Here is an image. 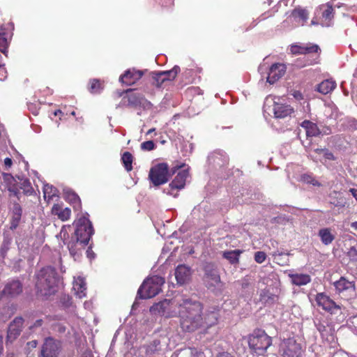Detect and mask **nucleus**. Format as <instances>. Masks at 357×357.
Listing matches in <instances>:
<instances>
[{"mask_svg":"<svg viewBox=\"0 0 357 357\" xmlns=\"http://www.w3.org/2000/svg\"><path fill=\"white\" fill-rule=\"evenodd\" d=\"M203 305L191 298H183L179 301L177 315L180 325L185 332L192 333L203 328Z\"/></svg>","mask_w":357,"mask_h":357,"instance_id":"obj_1","label":"nucleus"},{"mask_svg":"<svg viewBox=\"0 0 357 357\" xmlns=\"http://www.w3.org/2000/svg\"><path fill=\"white\" fill-rule=\"evenodd\" d=\"M74 225L76 227L75 232L66 243L70 255L76 259L82 255V251L89 244L94 230L91 222L84 216L79 218Z\"/></svg>","mask_w":357,"mask_h":357,"instance_id":"obj_2","label":"nucleus"},{"mask_svg":"<svg viewBox=\"0 0 357 357\" xmlns=\"http://www.w3.org/2000/svg\"><path fill=\"white\" fill-rule=\"evenodd\" d=\"M36 287L38 293L43 296H50L54 294L60 278L55 268L46 266L38 273Z\"/></svg>","mask_w":357,"mask_h":357,"instance_id":"obj_3","label":"nucleus"},{"mask_svg":"<svg viewBox=\"0 0 357 357\" xmlns=\"http://www.w3.org/2000/svg\"><path fill=\"white\" fill-rule=\"evenodd\" d=\"M165 278L153 275L145 280L137 291V299H147L158 295L162 291Z\"/></svg>","mask_w":357,"mask_h":357,"instance_id":"obj_4","label":"nucleus"},{"mask_svg":"<svg viewBox=\"0 0 357 357\" xmlns=\"http://www.w3.org/2000/svg\"><path fill=\"white\" fill-rule=\"evenodd\" d=\"M202 271L204 285L208 289L214 291L222 283L218 264L215 262L206 261L202 265Z\"/></svg>","mask_w":357,"mask_h":357,"instance_id":"obj_5","label":"nucleus"},{"mask_svg":"<svg viewBox=\"0 0 357 357\" xmlns=\"http://www.w3.org/2000/svg\"><path fill=\"white\" fill-rule=\"evenodd\" d=\"M271 344V337L261 329L255 330L249 336V347L258 355H264Z\"/></svg>","mask_w":357,"mask_h":357,"instance_id":"obj_6","label":"nucleus"},{"mask_svg":"<svg viewBox=\"0 0 357 357\" xmlns=\"http://www.w3.org/2000/svg\"><path fill=\"white\" fill-rule=\"evenodd\" d=\"M179 301L164 299L153 304L150 307V312L154 315L163 316L165 317H173L177 316Z\"/></svg>","mask_w":357,"mask_h":357,"instance_id":"obj_7","label":"nucleus"},{"mask_svg":"<svg viewBox=\"0 0 357 357\" xmlns=\"http://www.w3.org/2000/svg\"><path fill=\"white\" fill-rule=\"evenodd\" d=\"M149 178L154 186L166 183L169 180L168 165L165 162H161L153 166L149 171Z\"/></svg>","mask_w":357,"mask_h":357,"instance_id":"obj_8","label":"nucleus"},{"mask_svg":"<svg viewBox=\"0 0 357 357\" xmlns=\"http://www.w3.org/2000/svg\"><path fill=\"white\" fill-rule=\"evenodd\" d=\"M180 72V67L175 66L170 70L151 72L149 73L151 84L158 88L163 84L174 80Z\"/></svg>","mask_w":357,"mask_h":357,"instance_id":"obj_9","label":"nucleus"},{"mask_svg":"<svg viewBox=\"0 0 357 357\" xmlns=\"http://www.w3.org/2000/svg\"><path fill=\"white\" fill-rule=\"evenodd\" d=\"M23 292V284L21 280L14 278L8 280L0 292L1 299L11 300L17 298Z\"/></svg>","mask_w":357,"mask_h":357,"instance_id":"obj_10","label":"nucleus"},{"mask_svg":"<svg viewBox=\"0 0 357 357\" xmlns=\"http://www.w3.org/2000/svg\"><path fill=\"white\" fill-rule=\"evenodd\" d=\"M62 351V342L52 337L45 338L41 347L43 357H59Z\"/></svg>","mask_w":357,"mask_h":357,"instance_id":"obj_11","label":"nucleus"},{"mask_svg":"<svg viewBox=\"0 0 357 357\" xmlns=\"http://www.w3.org/2000/svg\"><path fill=\"white\" fill-rule=\"evenodd\" d=\"M316 303L319 307L331 314H342V305L336 303L324 293H319L316 296Z\"/></svg>","mask_w":357,"mask_h":357,"instance_id":"obj_12","label":"nucleus"},{"mask_svg":"<svg viewBox=\"0 0 357 357\" xmlns=\"http://www.w3.org/2000/svg\"><path fill=\"white\" fill-rule=\"evenodd\" d=\"M334 286L340 295L345 300H350L356 296V287L354 282L349 281L344 277L334 282Z\"/></svg>","mask_w":357,"mask_h":357,"instance_id":"obj_13","label":"nucleus"},{"mask_svg":"<svg viewBox=\"0 0 357 357\" xmlns=\"http://www.w3.org/2000/svg\"><path fill=\"white\" fill-rule=\"evenodd\" d=\"M188 176V171L183 169L178 172L177 175L169 183V186L164 188L163 192L176 197L177 194H174V190H181L185 187L186 178Z\"/></svg>","mask_w":357,"mask_h":357,"instance_id":"obj_14","label":"nucleus"},{"mask_svg":"<svg viewBox=\"0 0 357 357\" xmlns=\"http://www.w3.org/2000/svg\"><path fill=\"white\" fill-rule=\"evenodd\" d=\"M24 324L22 317H15L9 324L7 331L6 342H13L20 335Z\"/></svg>","mask_w":357,"mask_h":357,"instance_id":"obj_15","label":"nucleus"},{"mask_svg":"<svg viewBox=\"0 0 357 357\" xmlns=\"http://www.w3.org/2000/svg\"><path fill=\"white\" fill-rule=\"evenodd\" d=\"M302 347L294 338H288L283 342V357H301Z\"/></svg>","mask_w":357,"mask_h":357,"instance_id":"obj_16","label":"nucleus"},{"mask_svg":"<svg viewBox=\"0 0 357 357\" xmlns=\"http://www.w3.org/2000/svg\"><path fill=\"white\" fill-rule=\"evenodd\" d=\"M192 270L185 264H179L175 268L174 275L177 284L182 286L188 284L192 279Z\"/></svg>","mask_w":357,"mask_h":357,"instance_id":"obj_17","label":"nucleus"},{"mask_svg":"<svg viewBox=\"0 0 357 357\" xmlns=\"http://www.w3.org/2000/svg\"><path fill=\"white\" fill-rule=\"evenodd\" d=\"M128 98V105L131 107H142L144 109H149L152 107V104L146 100L145 97L139 93H133L123 97V99Z\"/></svg>","mask_w":357,"mask_h":357,"instance_id":"obj_18","label":"nucleus"},{"mask_svg":"<svg viewBox=\"0 0 357 357\" xmlns=\"http://www.w3.org/2000/svg\"><path fill=\"white\" fill-rule=\"evenodd\" d=\"M219 310L216 307H208L204 313H202L203 318V328H209L217 324L219 319Z\"/></svg>","mask_w":357,"mask_h":357,"instance_id":"obj_19","label":"nucleus"},{"mask_svg":"<svg viewBox=\"0 0 357 357\" xmlns=\"http://www.w3.org/2000/svg\"><path fill=\"white\" fill-rule=\"evenodd\" d=\"M12 207L10 208L11 212V220H10V229L11 230H15L18 227L22 215V208L20 204L13 201L12 202Z\"/></svg>","mask_w":357,"mask_h":357,"instance_id":"obj_20","label":"nucleus"},{"mask_svg":"<svg viewBox=\"0 0 357 357\" xmlns=\"http://www.w3.org/2000/svg\"><path fill=\"white\" fill-rule=\"evenodd\" d=\"M286 68L284 65L280 63H275L270 68L267 82L271 84H274L278 81L285 73Z\"/></svg>","mask_w":357,"mask_h":357,"instance_id":"obj_21","label":"nucleus"},{"mask_svg":"<svg viewBox=\"0 0 357 357\" xmlns=\"http://www.w3.org/2000/svg\"><path fill=\"white\" fill-rule=\"evenodd\" d=\"M143 74L144 72L141 70H135L134 69L128 70L120 77V82L130 86L135 84L137 80L139 79L142 77Z\"/></svg>","mask_w":357,"mask_h":357,"instance_id":"obj_22","label":"nucleus"},{"mask_svg":"<svg viewBox=\"0 0 357 357\" xmlns=\"http://www.w3.org/2000/svg\"><path fill=\"white\" fill-rule=\"evenodd\" d=\"M273 111L275 118L283 119L289 116L293 112V109L290 105L275 102Z\"/></svg>","mask_w":357,"mask_h":357,"instance_id":"obj_23","label":"nucleus"},{"mask_svg":"<svg viewBox=\"0 0 357 357\" xmlns=\"http://www.w3.org/2000/svg\"><path fill=\"white\" fill-rule=\"evenodd\" d=\"M301 126L305 130L307 137H317L322 133L317 125L310 121L305 120Z\"/></svg>","mask_w":357,"mask_h":357,"instance_id":"obj_24","label":"nucleus"},{"mask_svg":"<svg viewBox=\"0 0 357 357\" xmlns=\"http://www.w3.org/2000/svg\"><path fill=\"white\" fill-rule=\"evenodd\" d=\"M336 87L335 81L331 79H326L317 85V91L322 94H328L331 92Z\"/></svg>","mask_w":357,"mask_h":357,"instance_id":"obj_25","label":"nucleus"},{"mask_svg":"<svg viewBox=\"0 0 357 357\" xmlns=\"http://www.w3.org/2000/svg\"><path fill=\"white\" fill-rule=\"evenodd\" d=\"M292 284L296 286L305 285L311 280L310 276L307 274H290Z\"/></svg>","mask_w":357,"mask_h":357,"instance_id":"obj_26","label":"nucleus"},{"mask_svg":"<svg viewBox=\"0 0 357 357\" xmlns=\"http://www.w3.org/2000/svg\"><path fill=\"white\" fill-rule=\"evenodd\" d=\"M160 341L159 340H154L149 345L144 346L143 348L145 350L146 357H152L156 354L160 350Z\"/></svg>","mask_w":357,"mask_h":357,"instance_id":"obj_27","label":"nucleus"},{"mask_svg":"<svg viewBox=\"0 0 357 357\" xmlns=\"http://www.w3.org/2000/svg\"><path fill=\"white\" fill-rule=\"evenodd\" d=\"M3 178L8 192L13 191V190L19 187V182L12 174L3 173Z\"/></svg>","mask_w":357,"mask_h":357,"instance_id":"obj_28","label":"nucleus"},{"mask_svg":"<svg viewBox=\"0 0 357 357\" xmlns=\"http://www.w3.org/2000/svg\"><path fill=\"white\" fill-rule=\"evenodd\" d=\"M318 234L322 243L326 245L331 244L335 239V236L331 234L329 228L321 229Z\"/></svg>","mask_w":357,"mask_h":357,"instance_id":"obj_29","label":"nucleus"},{"mask_svg":"<svg viewBox=\"0 0 357 357\" xmlns=\"http://www.w3.org/2000/svg\"><path fill=\"white\" fill-rule=\"evenodd\" d=\"M242 252L239 250L226 251L222 254V257L227 259L231 264H238L239 261V256Z\"/></svg>","mask_w":357,"mask_h":357,"instance_id":"obj_30","label":"nucleus"},{"mask_svg":"<svg viewBox=\"0 0 357 357\" xmlns=\"http://www.w3.org/2000/svg\"><path fill=\"white\" fill-rule=\"evenodd\" d=\"M63 197L72 204L77 205L80 204L79 196L70 188H63Z\"/></svg>","mask_w":357,"mask_h":357,"instance_id":"obj_31","label":"nucleus"},{"mask_svg":"<svg viewBox=\"0 0 357 357\" xmlns=\"http://www.w3.org/2000/svg\"><path fill=\"white\" fill-rule=\"evenodd\" d=\"M275 295L271 294L268 289L261 290L259 294V301L262 303H272L274 302Z\"/></svg>","mask_w":357,"mask_h":357,"instance_id":"obj_32","label":"nucleus"},{"mask_svg":"<svg viewBox=\"0 0 357 357\" xmlns=\"http://www.w3.org/2000/svg\"><path fill=\"white\" fill-rule=\"evenodd\" d=\"M121 160L124 165L125 169L130 172L132 169V160H133V156L130 152H124L123 154L121 156Z\"/></svg>","mask_w":357,"mask_h":357,"instance_id":"obj_33","label":"nucleus"},{"mask_svg":"<svg viewBox=\"0 0 357 357\" xmlns=\"http://www.w3.org/2000/svg\"><path fill=\"white\" fill-rule=\"evenodd\" d=\"M195 349L192 348H185L174 352L171 357H195Z\"/></svg>","mask_w":357,"mask_h":357,"instance_id":"obj_34","label":"nucleus"},{"mask_svg":"<svg viewBox=\"0 0 357 357\" xmlns=\"http://www.w3.org/2000/svg\"><path fill=\"white\" fill-rule=\"evenodd\" d=\"M19 188L22 190V192L24 195L29 196L33 194L34 192L31 183L29 178H26L25 180H23V182L20 183V185H19Z\"/></svg>","mask_w":357,"mask_h":357,"instance_id":"obj_35","label":"nucleus"},{"mask_svg":"<svg viewBox=\"0 0 357 357\" xmlns=\"http://www.w3.org/2000/svg\"><path fill=\"white\" fill-rule=\"evenodd\" d=\"M8 45V42L6 38V33L4 29L0 26V51L5 54Z\"/></svg>","mask_w":357,"mask_h":357,"instance_id":"obj_36","label":"nucleus"},{"mask_svg":"<svg viewBox=\"0 0 357 357\" xmlns=\"http://www.w3.org/2000/svg\"><path fill=\"white\" fill-rule=\"evenodd\" d=\"M291 15L294 17H299L303 22H306L308 18V12L305 9L296 8L294 9Z\"/></svg>","mask_w":357,"mask_h":357,"instance_id":"obj_37","label":"nucleus"},{"mask_svg":"<svg viewBox=\"0 0 357 357\" xmlns=\"http://www.w3.org/2000/svg\"><path fill=\"white\" fill-rule=\"evenodd\" d=\"M43 192H44L45 197L47 194L50 197H53L57 196V194L59 192L56 188L54 187L53 185H50L49 184L45 185Z\"/></svg>","mask_w":357,"mask_h":357,"instance_id":"obj_38","label":"nucleus"},{"mask_svg":"<svg viewBox=\"0 0 357 357\" xmlns=\"http://www.w3.org/2000/svg\"><path fill=\"white\" fill-rule=\"evenodd\" d=\"M320 51V48L317 45L315 44H306L304 45V54L317 53Z\"/></svg>","mask_w":357,"mask_h":357,"instance_id":"obj_39","label":"nucleus"},{"mask_svg":"<svg viewBox=\"0 0 357 357\" xmlns=\"http://www.w3.org/2000/svg\"><path fill=\"white\" fill-rule=\"evenodd\" d=\"M301 180L305 183L312 184V185L314 186L321 185L320 183L318 181H317L314 177L309 174H303L301 177Z\"/></svg>","mask_w":357,"mask_h":357,"instance_id":"obj_40","label":"nucleus"},{"mask_svg":"<svg viewBox=\"0 0 357 357\" xmlns=\"http://www.w3.org/2000/svg\"><path fill=\"white\" fill-rule=\"evenodd\" d=\"M10 244V239H4L3 240V241L1 244V249H0V254L3 258H5L6 255L7 254V252L9 250Z\"/></svg>","mask_w":357,"mask_h":357,"instance_id":"obj_41","label":"nucleus"},{"mask_svg":"<svg viewBox=\"0 0 357 357\" xmlns=\"http://www.w3.org/2000/svg\"><path fill=\"white\" fill-rule=\"evenodd\" d=\"M333 8L327 5L326 8L322 13L323 18L326 20H331L333 17Z\"/></svg>","mask_w":357,"mask_h":357,"instance_id":"obj_42","label":"nucleus"},{"mask_svg":"<svg viewBox=\"0 0 357 357\" xmlns=\"http://www.w3.org/2000/svg\"><path fill=\"white\" fill-rule=\"evenodd\" d=\"M347 255L349 257L351 260L357 261V244L351 246L349 249Z\"/></svg>","mask_w":357,"mask_h":357,"instance_id":"obj_43","label":"nucleus"},{"mask_svg":"<svg viewBox=\"0 0 357 357\" xmlns=\"http://www.w3.org/2000/svg\"><path fill=\"white\" fill-rule=\"evenodd\" d=\"M155 147V144L152 140L146 141L141 144V149L144 151H152Z\"/></svg>","mask_w":357,"mask_h":357,"instance_id":"obj_44","label":"nucleus"},{"mask_svg":"<svg viewBox=\"0 0 357 357\" xmlns=\"http://www.w3.org/2000/svg\"><path fill=\"white\" fill-rule=\"evenodd\" d=\"M71 211L69 208H63L61 213L59 215V218L62 221H65L69 219L70 216Z\"/></svg>","mask_w":357,"mask_h":357,"instance_id":"obj_45","label":"nucleus"},{"mask_svg":"<svg viewBox=\"0 0 357 357\" xmlns=\"http://www.w3.org/2000/svg\"><path fill=\"white\" fill-rule=\"evenodd\" d=\"M101 89V84L100 83L99 80L98 79H93L91 84L90 91L92 93H98Z\"/></svg>","mask_w":357,"mask_h":357,"instance_id":"obj_46","label":"nucleus"},{"mask_svg":"<svg viewBox=\"0 0 357 357\" xmlns=\"http://www.w3.org/2000/svg\"><path fill=\"white\" fill-rule=\"evenodd\" d=\"M266 258V255L264 252L258 251L255 254V260L259 264L263 263Z\"/></svg>","mask_w":357,"mask_h":357,"instance_id":"obj_47","label":"nucleus"},{"mask_svg":"<svg viewBox=\"0 0 357 357\" xmlns=\"http://www.w3.org/2000/svg\"><path fill=\"white\" fill-rule=\"evenodd\" d=\"M303 146H304V147L305 149V151L307 152L310 151H314L317 153H319V154L322 153L323 154L324 150H325V148L324 149L313 148L312 146L311 142H308L307 144H303Z\"/></svg>","mask_w":357,"mask_h":357,"instance_id":"obj_48","label":"nucleus"},{"mask_svg":"<svg viewBox=\"0 0 357 357\" xmlns=\"http://www.w3.org/2000/svg\"><path fill=\"white\" fill-rule=\"evenodd\" d=\"M291 52L292 54H304V45H292L291 47Z\"/></svg>","mask_w":357,"mask_h":357,"instance_id":"obj_49","label":"nucleus"},{"mask_svg":"<svg viewBox=\"0 0 357 357\" xmlns=\"http://www.w3.org/2000/svg\"><path fill=\"white\" fill-rule=\"evenodd\" d=\"M20 188H17L16 189L13 190V191L9 192V197H11L12 196L15 197L17 199V202L21 201L22 197V193L20 192Z\"/></svg>","mask_w":357,"mask_h":357,"instance_id":"obj_50","label":"nucleus"},{"mask_svg":"<svg viewBox=\"0 0 357 357\" xmlns=\"http://www.w3.org/2000/svg\"><path fill=\"white\" fill-rule=\"evenodd\" d=\"M331 204H333L335 206L342 208L345 206L346 202L343 199L340 198L331 202Z\"/></svg>","mask_w":357,"mask_h":357,"instance_id":"obj_51","label":"nucleus"},{"mask_svg":"<svg viewBox=\"0 0 357 357\" xmlns=\"http://www.w3.org/2000/svg\"><path fill=\"white\" fill-rule=\"evenodd\" d=\"M323 155H324V158L327 160H335L334 155L328 149L325 148V150H324Z\"/></svg>","mask_w":357,"mask_h":357,"instance_id":"obj_52","label":"nucleus"},{"mask_svg":"<svg viewBox=\"0 0 357 357\" xmlns=\"http://www.w3.org/2000/svg\"><path fill=\"white\" fill-rule=\"evenodd\" d=\"M63 208L59 204H54L52 207V213L56 215L59 217V215L61 213Z\"/></svg>","mask_w":357,"mask_h":357,"instance_id":"obj_53","label":"nucleus"},{"mask_svg":"<svg viewBox=\"0 0 357 357\" xmlns=\"http://www.w3.org/2000/svg\"><path fill=\"white\" fill-rule=\"evenodd\" d=\"M43 324V320L40 319H38L36 320L34 324L30 326V329H33L34 328H38V327H40Z\"/></svg>","mask_w":357,"mask_h":357,"instance_id":"obj_54","label":"nucleus"},{"mask_svg":"<svg viewBox=\"0 0 357 357\" xmlns=\"http://www.w3.org/2000/svg\"><path fill=\"white\" fill-rule=\"evenodd\" d=\"M241 286L243 289H246L250 286V282L249 280L247 278H243L241 281Z\"/></svg>","mask_w":357,"mask_h":357,"instance_id":"obj_55","label":"nucleus"},{"mask_svg":"<svg viewBox=\"0 0 357 357\" xmlns=\"http://www.w3.org/2000/svg\"><path fill=\"white\" fill-rule=\"evenodd\" d=\"M22 261V260L21 259H19L15 261V264L13 265V269L15 270V272L20 271V262Z\"/></svg>","mask_w":357,"mask_h":357,"instance_id":"obj_56","label":"nucleus"},{"mask_svg":"<svg viewBox=\"0 0 357 357\" xmlns=\"http://www.w3.org/2000/svg\"><path fill=\"white\" fill-rule=\"evenodd\" d=\"M182 166H176V167H172V169H169V178L173 176L176 172V171L180 169Z\"/></svg>","mask_w":357,"mask_h":357,"instance_id":"obj_57","label":"nucleus"},{"mask_svg":"<svg viewBox=\"0 0 357 357\" xmlns=\"http://www.w3.org/2000/svg\"><path fill=\"white\" fill-rule=\"evenodd\" d=\"M56 328H57V331L60 333H65L66 330V328L65 326H63L61 324H58L56 326Z\"/></svg>","mask_w":357,"mask_h":357,"instance_id":"obj_58","label":"nucleus"},{"mask_svg":"<svg viewBox=\"0 0 357 357\" xmlns=\"http://www.w3.org/2000/svg\"><path fill=\"white\" fill-rule=\"evenodd\" d=\"M4 165L7 167H10L13 165V161H12L11 158H5Z\"/></svg>","mask_w":357,"mask_h":357,"instance_id":"obj_59","label":"nucleus"},{"mask_svg":"<svg viewBox=\"0 0 357 357\" xmlns=\"http://www.w3.org/2000/svg\"><path fill=\"white\" fill-rule=\"evenodd\" d=\"M217 357H234L231 354L228 352L219 353Z\"/></svg>","mask_w":357,"mask_h":357,"instance_id":"obj_60","label":"nucleus"},{"mask_svg":"<svg viewBox=\"0 0 357 357\" xmlns=\"http://www.w3.org/2000/svg\"><path fill=\"white\" fill-rule=\"evenodd\" d=\"M15 177L16 178V180L19 182V185H20L21 182H23V180H25L27 178H25L24 176H20V175H16Z\"/></svg>","mask_w":357,"mask_h":357,"instance_id":"obj_61","label":"nucleus"},{"mask_svg":"<svg viewBox=\"0 0 357 357\" xmlns=\"http://www.w3.org/2000/svg\"><path fill=\"white\" fill-rule=\"evenodd\" d=\"M133 90H134V89H126V90H125V91H122V92H117V93H118V96H119V97H121V96H122V95H123V93H128L132 92Z\"/></svg>","mask_w":357,"mask_h":357,"instance_id":"obj_62","label":"nucleus"},{"mask_svg":"<svg viewBox=\"0 0 357 357\" xmlns=\"http://www.w3.org/2000/svg\"><path fill=\"white\" fill-rule=\"evenodd\" d=\"M351 323L354 325V327L357 328V316L352 317Z\"/></svg>","mask_w":357,"mask_h":357,"instance_id":"obj_63","label":"nucleus"},{"mask_svg":"<svg viewBox=\"0 0 357 357\" xmlns=\"http://www.w3.org/2000/svg\"><path fill=\"white\" fill-rule=\"evenodd\" d=\"M351 227L353 229H354L357 230V221H356V222H352V223L351 224Z\"/></svg>","mask_w":357,"mask_h":357,"instance_id":"obj_64","label":"nucleus"}]
</instances>
